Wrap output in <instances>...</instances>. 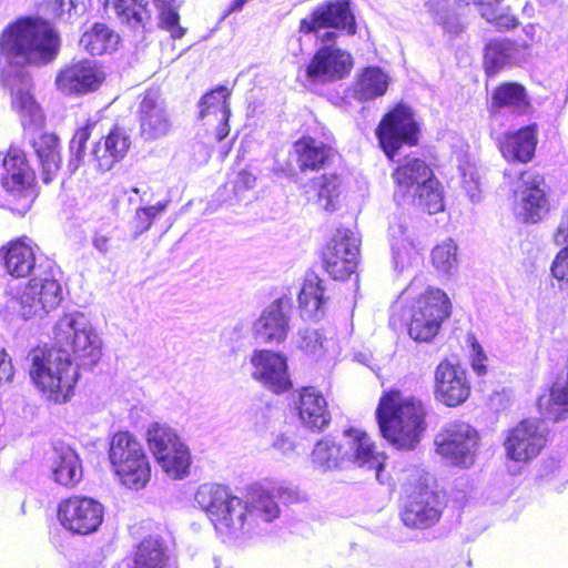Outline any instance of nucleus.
<instances>
[{"label":"nucleus","instance_id":"nucleus-46","mask_svg":"<svg viewBox=\"0 0 568 568\" xmlns=\"http://www.w3.org/2000/svg\"><path fill=\"white\" fill-rule=\"evenodd\" d=\"M314 189L317 191V196L321 205L326 211L336 210L335 200L339 195L341 180L337 175H323L314 182Z\"/></svg>","mask_w":568,"mask_h":568},{"label":"nucleus","instance_id":"nucleus-6","mask_svg":"<svg viewBox=\"0 0 568 568\" xmlns=\"http://www.w3.org/2000/svg\"><path fill=\"white\" fill-rule=\"evenodd\" d=\"M396 183L394 199L398 204H413L428 214L444 210L440 183L425 161L413 158L393 173Z\"/></svg>","mask_w":568,"mask_h":568},{"label":"nucleus","instance_id":"nucleus-57","mask_svg":"<svg viewBox=\"0 0 568 568\" xmlns=\"http://www.w3.org/2000/svg\"><path fill=\"white\" fill-rule=\"evenodd\" d=\"M473 353L471 367L478 375H484L486 373V366L483 362L486 357L479 344L473 343Z\"/></svg>","mask_w":568,"mask_h":568},{"label":"nucleus","instance_id":"nucleus-56","mask_svg":"<svg viewBox=\"0 0 568 568\" xmlns=\"http://www.w3.org/2000/svg\"><path fill=\"white\" fill-rule=\"evenodd\" d=\"M554 241L557 245H561L568 241V206L554 233Z\"/></svg>","mask_w":568,"mask_h":568},{"label":"nucleus","instance_id":"nucleus-3","mask_svg":"<svg viewBox=\"0 0 568 568\" xmlns=\"http://www.w3.org/2000/svg\"><path fill=\"white\" fill-rule=\"evenodd\" d=\"M28 361L30 378L47 400L62 404L73 396L79 364L65 349L38 347L28 354Z\"/></svg>","mask_w":568,"mask_h":568},{"label":"nucleus","instance_id":"nucleus-62","mask_svg":"<svg viewBox=\"0 0 568 568\" xmlns=\"http://www.w3.org/2000/svg\"><path fill=\"white\" fill-rule=\"evenodd\" d=\"M133 192L139 193V189L134 187Z\"/></svg>","mask_w":568,"mask_h":568},{"label":"nucleus","instance_id":"nucleus-14","mask_svg":"<svg viewBox=\"0 0 568 568\" xmlns=\"http://www.w3.org/2000/svg\"><path fill=\"white\" fill-rule=\"evenodd\" d=\"M376 135L385 154L392 161L404 144L416 145L418 126L412 110L402 104L397 105L382 120L376 129Z\"/></svg>","mask_w":568,"mask_h":568},{"label":"nucleus","instance_id":"nucleus-27","mask_svg":"<svg viewBox=\"0 0 568 568\" xmlns=\"http://www.w3.org/2000/svg\"><path fill=\"white\" fill-rule=\"evenodd\" d=\"M28 237H21L11 242L8 247L0 250V267L3 266L6 272L12 277H26L30 274H37L38 270L44 264H36L34 246Z\"/></svg>","mask_w":568,"mask_h":568},{"label":"nucleus","instance_id":"nucleus-40","mask_svg":"<svg viewBox=\"0 0 568 568\" xmlns=\"http://www.w3.org/2000/svg\"><path fill=\"white\" fill-rule=\"evenodd\" d=\"M528 105L526 90L518 83H503L493 92V109H507L511 112L523 113Z\"/></svg>","mask_w":568,"mask_h":568},{"label":"nucleus","instance_id":"nucleus-39","mask_svg":"<svg viewBox=\"0 0 568 568\" xmlns=\"http://www.w3.org/2000/svg\"><path fill=\"white\" fill-rule=\"evenodd\" d=\"M120 37L103 23H95L85 31L80 45L92 55H101L114 51L119 44Z\"/></svg>","mask_w":568,"mask_h":568},{"label":"nucleus","instance_id":"nucleus-23","mask_svg":"<svg viewBox=\"0 0 568 568\" xmlns=\"http://www.w3.org/2000/svg\"><path fill=\"white\" fill-rule=\"evenodd\" d=\"M292 308L288 297H280L272 302L253 325L255 339L264 344L284 342L291 329Z\"/></svg>","mask_w":568,"mask_h":568},{"label":"nucleus","instance_id":"nucleus-53","mask_svg":"<svg viewBox=\"0 0 568 568\" xmlns=\"http://www.w3.org/2000/svg\"><path fill=\"white\" fill-rule=\"evenodd\" d=\"M255 181L256 178L252 173L245 170L239 172L233 181L234 193L239 195L240 193L252 189L255 185Z\"/></svg>","mask_w":568,"mask_h":568},{"label":"nucleus","instance_id":"nucleus-15","mask_svg":"<svg viewBox=\"0 0 568 568\" xmlns=\"http://www.w3.org/2000/svg\"><path fill=\"white\" fill-rule=\"evenodd\" d=\"M103 505L91 497L72 496L58 507V519L63 528L78 535H89L99 529L103 521Z\"/></svg>","mask_w":568,"mask_h":568},{"label":"nucleus","instance_id":"nucleus-42","mask_svg":"<svg viewBox=\"0 0 568 568\" xmlns=\"http://www.w3.org/2000/svg\"><path fill=\"white\" fill-rule=\"evenodd\" d=\"M109 0H105V3ZM114 8L122 20L131 28H144L151 20V11L145 0H115Z\"/></svg>","mask_w":568,"mask_h":568},{"label":"nucleus","instance_id":"nucleus-20","mask_svg":"<svg viewBox=\"0 0 568 568\" xmlns=\"http://www.w3.org/2000/svg\"><path fill=\"white\" fill-rule=\"evenodd\" d=\"M352 55L335 45V42H322L307 65V77L314 82H328L345 78L352 70Z\"/></svg>","mask_w":568,"mask_h":568},{"label":"nucleus","instance_id":"nucleus-4","mask_svg":"<svg viewBox=\"0 0 568 568\" xmlns=\"http://www.w3.org/2000/svg\"><path fill=\"white\" fill-rule=\"evenodd\" d=\"M58 36L49 22L23 19L9 26L0 38V52L12 64H41L54 58Z\"/></svg>","mask_w":568,"mask_h":568},{"label":"nucleus","instance_id":"nucleus-47","mask_svg":"<svg viewBox=\"0 0 568 568\" xmlns=\"http://www.w3.org/2000/svg\"><path fill=\"white\" fill-rule=\"evenodd\" d=\"M92 126L93 124L88 123L78 129L70 141L68 169L71 173H74L84 163L85 144L91 135Z\"/></svg>","mask_w":568,"mask_h":568},{"label":"nucleus","instance_id":"nucleus-2","mask_svg":"<svg viewBox=\"0 0 568 568\" xmlns=\"http://www.w3.org/2000/svg\"><path fill=\"white\" fill-rule=\"evenodd\" d=\"M386 457L377 452L369 436L355 428L346 429L343 438L337 442L331 437L318 440L312 452L314 465L323 471L342 469L348 464L375 470L377 480L384 468Z\"/></svg>","mask_w":568,"mask_h":568},{"label":"nucleus","instance_id":"nucleus-60","mask_svg":"<svg viewBox=\"0 0 568 568\" xmlns=\"http://www.w3.org/2000/svg\"><path fill=\"white\" fill-rule=\"evenodd\" d=\"M250 0H232L230 7L223 13V19L229 17L231 13L239 12Z\"/></svg>","mask_w":568,"mask_h":568},{"label":"nucleus","instance_id":"nucleus-38","mask_svg":"<svg viewBox=\"0 0 568 568\" xmlns=\"http://www.w3.org/2000/svg\"><path fill=\"white\" fill-rule=\"evenodd\" d=\"M389 235L394 268L403 272L412 265L414 258V247L407 235V226L399 221L392 223Z\"/></svg>","mask_w":568,"mask_h":568},{"label":"nucleus","instance_id":"nucleus-9","mask_svg":"<svg viewBox=\"0 0 568 568\" xmlns=\"http://www.w3.org/2000/svg\"><path fill=\"white\" fill-rule=\"evenodd\" d=\"M59 276L60 270L49 261L38 270L17 300L23 320L42 318L60 305L63 288Z\"/></svg>","mask_w":568,"mask_h":568},{"label":"nucleus","instance_id":"nucleus-25","mask_svg":"<svg viewBox=\"0 0 568 568\" xmlns=\"http://www.w3.org/2000/svg\"><path fill=\"white\" fill-rule=\"evenodd\" d=\"M230 95L231 92L226 87H217L204 94L199 102L200 119L204 121L209 131L212 129L214 142L223 141L230 133Z\"/></svg>","mask_w":568,"mask_h":568},{"label":"nucleus","instance_id":"nucleus-8","mask_svg":"<svg viewBox=\"0 0 568 568\" xmlns=\"http://www.w3.org/2000/svg\"><path fill=\"white\" fill-rule=\"evenodd\" d=\"M109 459L111 467L122 485L140 490L151 478V466L142 444L130 433L113 435Z\"/></svg>","mask_w":568,"mask_h":568},{"label":"nucleus","instance_id":"nucleus-54","mask_svg":"<svg viewBox=\"0 0 568 568\" xmlns=\"http://www.w3.org/2000/svg\"><path fill=\"white\" fill-rule=\"evenodd\" d=\"M112 237L111 235L103 233L101 231H97L92 237L93 247L102 255H106L112 247Z\"/></svg>","mask_w":568,"mask_h":568},{"label":"nucleus","instance_id":"nucleus-49","mask_svg":"<svg viewBox=\"0 0 568 568\" xmlns=\"http://www.w3.org/2000/svg\"><path fill=\"white\" fill-rule=\"evenodd\" d=\"M13 105L23 116L29 118L30 123H39L42 119L39 105L29 91L19 89L14 92Z\"/></svg>","mask_w":568,"mask_h":568},{"label":"nucleus","instance_id":"nucleus-26","mask_svg":"<svg viewBox=\"0 0 568 568\" xmlns=\"http://www.w3.org/2000/svg\"><path fill=\"white\" fill-rule=\"evenodd\" d=\"M251 363L254 366L252 376L274 393H284L292 386L287 373L286 358L271 351H255Z\"/></svg>","mask_w":568,"mask_h":568},{"label":"nucleus","instance_id":"nucleus-36","mask_svg":"<svg viewBox=\"0 0 568 568\" xmlns=\"http://www.w3.org/2000/svg\"><path fill=\"white\" fill-rule=\"evenodd\" d=\"M293 148L301 171L320 170L333 156L332 146L311 136L297 140Z\"/></svg>","mask_w":568,"mask_h":568},{"label":"nucleus","instance_id":"nucleus-55","mask_svg":"<svg viewBox=\"0 0 568 568\" xmlns=\"http://www.w3.org/2000/svg\"><path fill=\"white\" fill-rule=\"evenodd\" d=\"M13 366L3 348H0V383L10 382L13 377Z\"/></svg>","mask_w":568,"mask_h":568},{"label":"nucleus","instance_id":"nucleus-58","mask_svg":"<svg viewBox=\"0 0 568 568\" xmlns=\"http://www.w3.org/2000/svg\"><path fill=\"white\" fill-rule=\"evenodd\" d=\"M470 181L467 180V174L464 173V184L469 197L473 202L479 200L478 191H479V181L475 179V174L470 173Z\"/></svg>","mask_w":568,"mask_h":568},{"label":"nucleus","instance_id":"nucleus-18","mask_svg":"<svg viewBox=\"0 0 568 568\" xmlns=\"http://www.w3.org/2000/svg\"><path fill=\"white\" fill-rule=\"evenodd\" d=\"M515 214L525 223L539 222L549 210L544 176L524 172L515 190Z\"/></svg>","mask_w":568,"mask_h":568},{"label":"nucleus","instance_id":"nucleus-16","mask_svg":"<svg viewBox=\"0 0 568 568\" xmlns=\"http://www.w3.org/2000/svg\"><path fill=\"white\" fill-rule=\"evenodd\" d=\"M359 255V239L348 229H337L323 251L326 272L334 280H345L353 274Z\"/></svg>","mask_w":568,"mask_h":568},{"label":"nucleus","instance_id":"nucleus-1","mask_svg":"<svg viewBox=\"0 0 568 568\" xmlns=\"http://www.w3.org/2000/svg\"><path fill=\"white\" fill-rule=\"evenodd\" d=\"M194 499L223 538L243 542L268 532L271 524L281 515L276 499L292 503L296 493L285 487L267 490L252 486L241 499L222 485L203 484Z\"/></svg>","mask_w":568,"mask_h":568},{"label":"nucleus","instance_id":"nucleus-50","mask_svg":"<svg viewBox=\"0 0 568 568\" xmlns=\"http://www.w3.org/2000/svg\"><path fill=\"white\" fill-rule=\"evenodd\" d=\"M166 205V202H159L155 205L138 209L134 216L136 232L143 233L148 231L156 216L165 211Z\"/></svg>","mask_w":568,"mask_h":568},{"label":"nucleus","instance_id":"nucleus-41","mask_svg":"<svg viewBox=\"0 0 568 568\" xmlns=\"http://www.w3.org/2000/svg\"><path fill=\"white\" fill-rule=\"evenodd\" d=\"M134 568H168V556L158 538H145L136 548Z\"/></svg>","mask_w":568,"mask_h":568},{"label":"nucleus","instance_id":"nucleus-61","mask_svg":"<svg viewBox=\"0 0 568 568\" xmlns=\"http://www.w3.org/2000/svg\"><path fill=\"white\" fill-rule=\"evenodd\" d=\"M214 561H215V567L214 568H220V565L217 564L216 559Z\"/></svg>","mask_w":568,"mask_h":568},{"label":"nucleus","instance_id":"nucleus-48","mask_svg":"<svg viewBox=\"0 0 568 568\" xmlns=\"http://www.w3.org/2000/svg\"><path fill=\"white\" fill-rule=\"evenodd\" d=\"M325 338L318 331L305 328L298 332V347L307 355L321 357L324 354Z\"/></svg>","mask_w":568,"mask_h":568},{"label":"nucleus","instance_id":"nucleus-5","mask_svg":"<svg viewBox=\"0 0 568 568\" xmlns=\"http://www.w3.org/2000/svg\"><path fill=\"white\" fill-rule=\"evenodd\" d=\"M381 433L397 449H414L425 428V409L420 400L389 392L376 409Z\"/></svg>","mask_w":568,"mask_h":568},{"label":"nucleus","instance_id":"nucleus-43","mask_svg":"<svg viewBox=\"0 0 568 568\" xmlns=\"http://www.w3.org/2000/svg\"><path fill=\"white\" fill-rule=\"evenodd\" d=\"M428 12L443 30L452 36H458L464 30L458 16L449 10L448 0H427Z\"/></svg>","mask_w":568,"mask_h":568},{"label":"nucleus","instance_id":"nucleus-35","mask_svg":"<svg viewBox=\"0 0 568 568\" xmlns=\"http://www.w3.org/2000/svg\"><path fill=\"white\" fill-rule=\"evenodd\" d=\"M536 144L535 125H528L517 132L506 134L500 143V151L509 162L527 163L535 154Z\"/></svg>","mask_w":568,"mask_h":568},{"label":"nucleus","instance_id":"nucleus-45","mask_svg":"<svg viewBox=\"0 0 568 568\" xmlns=\"http://www.w3.org/2000/svg\"><path fill=\"white\" fill-rule=\"evenodd\" d=\"M154 6L159 10V24L162 29L170 32L174 39H180L184 36L185 29L180 26V16L175 0H153Z\"/></svg>","mask_w":568,"mask_h":568},{"label":"nucleus","instance_id":"nucleus-33","mask_svg":"<svg viewBox=\"0 0 568 568\" xmlns=\"http://www.w3.org/2000/svg\"><path fill=\"white\" fill-rule=\"evenodd\" d=\"M130 144V135L124 129H112L103 142H99L92 151L98 168L101 171H110L116 162L125 156Z\"/></svg>","mask_w":568,"mask_h":568},{"label":"nucleus","instance_id":"nucleus-19","mask_svg":"<svg viewBox=\"0 0 568 568\" xmlns=\"http://www.w3.org/2000/svg\"><path fill=\"white\" fill-rule=\"evenodd\" d=\"M435 398L448 407H457L470 395V383L466 369L456 362L443 359L434 375Z\"/></svg>","mask_w":568,"mask_h":568},{"label":"nucleus","instance_id":"nucleus-34","mask_svg":"<svg viewBox=\"0 0 568 568\" xmlns=\"http://www.w3.org/2000/svg\"><path fill=\"white\" fill-rule=\"evenodd\" d=\"M31 146L41 168L42 180L48 184L61 168L60 140L53 133H42L32 139Z\"/></svg>","mask_w":568,"mask_h":568},{"label":"nucleus","instance_id":"nucleus-11","mask_svg":"<svg viewBox=\"0 0 568 568\" xmlns=\"http://www.w3.org/2000/svg\"><path fill=\"white\" fill-rule=\"evenodd\" d=\"M301 33L314 34L321 42H336L338 31L348 36L356 33L355 17L348 0L325 2L302 19L298 28Z\"/></svg>","mask_w":568,"mask_h":568},{"label":"nucleus","instance_id":"nucleus-7","mask_svg":"<svg viewBox=\"0 0 568 568\" xmlns=\"http://www.w3.org/2000/svg\"><path fill=\"white\" fill-rule=\"evenodd\" d=\"M55 346L65 349L83 366L97 364L101 357V339L81 312L63 314L53 328Z\"/></svg>","mask_w":568,"mask_h":568},{"label":"nucleus","instance_id":"nucleus-37","mask_svg":"<svg viewBox=\"0 0 568 568\" xmlns=\"http://www.w3.org/2000/svg\"><path fill=\"white\" fill-rule=\"evenodd\" d=\"M388 87V77L378 67L365 68L358 75L353 95L359 101H368L385 94Z\"/></svg>","mask_w":568,"mask_h":568},{"label":"nucleus","instance_id":"nucleus-21","mask_svg":"<svg viewBox=\"0 0 568 568\" xmlns=\"http://www.w3.org/2000/svg\"><path fill=\"white\" fill-rule=\"evenodd\" d=\"M546 444L545 429L536 420L525 419L509 430L504 446L509 459L527 463L538 456Z\"/></svg>","mask_w":568,"mask_h":568},{"label":"nucleus","instance_id":"nucleus-24","mask_svg":"<svg viewBox=\"0 0 568 568\" xmlns=\"http://www.w3.org/2000/svg\"><path fill=\"white\" fill-rule=\"evenodd\" d=\"M1 162L2 186L6 191L22 196L26 200L24 209L30 207L33 197L32 185L36 176L24 152L18 148H11Z\"/></svg>","mask_w":568,"mask_h":568},{"label":"nucleus","instance_id":"nucleus-59","mask_svg":"<svg viewBox=\"0 0 568 568\" xmlns=\"http://www.w3.org/2000/svg\"><path fill=\"white\" fill-rule=\"evenodd\" d=\"M273 446L284 455L292 453L295 448L293 440L284 435L277 436Z\"/></svg>","mask_w":568,"mask_h":568},{"label":"nucleus","instance_id":"nucleus-52","mask_svg":"<svg viewBox=\"0 0 568 568\" xmlns=\"http://www.w3.org/2000/svg\"><path fill=\"white\" fill-rule=\"evenodd\" d=\"M551 273L559 281L568 278V245L556 255L551 265Z\"/></svg>","mask_w":568,"mask_h":568},{"label":"nucleus","instance_id":"nucleus-44","mask_svg":"<svg viewBox=\"0 0 568 568\" xmlns=\"http://www.w3.org/2000/svg\"><path fill=\"white\" fill-rule=\"evenodd\" d=\"M434 267L442 274L453 275L458 270L457 245L450 239L433 248Z\"/></svg>","mask_w":568,"mask_h":568},{"label":"nucleus","instance_id":"nucleus-13","mask_svg":"<svg viewBox=\"0 0 568 568\" xmlns=\"http://www.w3.org/2000/svg\"><path fill=\"white\" fill-rule=\"evenodd\" d=\"M436 452L450 464L464 468L475 462L478 433L469 424L450 422L435 437Z\"/></svg>","mask_w":568,"mask_h":568},{"label":"nucleus","instance_id":"nucleus-31","mask_svg":"<svg viewBox=\"0 0 568 568\" xmlns=\"http://www.w3.org/2000/svg\"><path fill=\"white\" fill-rule=\"evenodd\" d=\"M326 293L324 281L314 273L307 274L298 294L301 316L311 321L321 320L329 298Z\"/></svg>","mask_w":568,"mask_h":568},{"label":"nucleus","instance_id":"nucleus-30","mask_svg":"<svg viewBox=\"0 0 568 568\" xmlns=\"http://www.w3.org/2000/svg\"><path fill=\"white\" fill-rule=\"evenodd\" d=\"M51 469L54 481L65 487H74L83 475L78 453L63 443L55 444L53 448Z\"/></svg>","mask_w":568,"mask_h":568},{"label":"nucleus","instance_id":"nucleus-28","mask_svg":"<svg viewBox=\"0 0 568 568\" xmlns=\"http://www.w3.org/2000/svg\"><path fill=\"white\" fill-rule=\"evenodd\" d=\"M104 79L103 72L91 61H80L62 70L57 85L64 93H87L97 90Z\"/></svg>","mask_w":568,"mask_h":568},{"label":"nucleus","instance_id":"nucleus-10","mask_svg":"<svg viewBox=\"0 0 568 568\" xmlns=\"http://www.w3.org/2000/svg\"><path fill=\"white\" fill-rule=\"evenodd\" d=\"M146 442L164 473L174 479L187 475L191 465L190 449L174 428L168 424L151 423L146 430Z\"/></svg>","mask_w":568,"mask_h":568},{"label":"nucleus","instance_id":"nucleus-51","mask_svg":"<svg viewBox=\"0 0 568 568\" xmlns=\"http://www.w3.org/2000/svg\"><path fill=\"white\" fill-rule=\"evenodd\" d=\"M53 10L60 18L68 16V19L84 11V4L79 0H54Z\"/></svg>","mask_w":568,"mask_h":568},{"label":"nucleus","instance_id":"nucleus-29","mask_svg":"<svg viewBox=\"0 0 568 568\" xmlns=\"http://www.w3.org/2000/svg\"><path fill=\"white\" fill-rule=\"evenodd\" d=\"M297 409L301 422L310 429L322 430L331 422L327 402L315 387L302 388Z\"/></svg>","mask_w":568,"mask_h":568},{"label":"nucleus","instance_id":"nucleus-32","mask_svg":"<svg viewBox=\"0 0 568 568\" xmlns=\"http://www.w3.org/2000/svg\"><path fill=\"white\" fill-rule=\"evenodd\" d=\"M525 55V45L509 39H494L485 48V70L488 75H495L503 68L519 63Z\"/></svg>","mask_w":568,"mask_h":568},{"label":"nucleus","instance_id":"nucleus-12","mask_svg":"<svg viewBox=\"0 0 568 568\" xmlns=\"http://www.w3.org/2000/svg\"><path fill=\"white\" fill-rule=\"evenodd\" d=\"M449 316V301L439 288H429L412 308L408 333L418 342H429Z\"/></svg>","mask_w":568,"mask_h":568},{"label":"nucleus","instance_id":"nucleus-22","mask_svg":"<svg viewBox=\"0 0 568 568\" xmlns=\"http://www.w3.org/2000/svg\"><path fill=\"white\" fill-rule=\"evenodd\" d=\"M443 496L428 488H420L408 496L400 513L405 526L425 529L435 525L443 513Z\"/></svg>","mask_w":568,"mask_h":568},{"label":"nucleus","instance_id":"nucleus-17","mask_svg":"<svg viewBox=\"0 0 568 568\" xmlns=\"http://www.w3.org/2000/svg\"><path fill=\"white\" fill-rule=\"evenodd\" d=\"M136 115L139 134L145 142H153L165 138L172 131L171 115L158 89L145 90L140 95Z\"/></svg>","mask_w":568,"mask_h":568}]
</instances>
